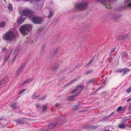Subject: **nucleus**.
I'll list each match as a JSON object with an SVG mask.
<instances>
[{"label": "nucleus", "instance_id": "nucleus-34", "mask_svg": "<svg viewBox=\"0 0 131 131\" xmlns=\"http://www.w3.org/2000/svg\"><path fill=\"white\" fill-rule=\"evenodd\" d=\"M122 108V107L121 106H120L118 107L117 109V111H120L121 109Z\"/></svg>", "mask_w": 131, "mask_h": 131}, {"label": "nucleus", "instance_id": "nucleus-47", "mask_svg": "<svg viewBox=\"0 0 131 131\" xmlns=\"http://www.w3.org/2000/svg\"><path fill=\"white\" fill-rule=\"evenodd\" d=\"M103 131H110L109 130H106Z\"/></svg>", "mask_w": 131, "mask_h": 131}, {"label": "nucleus", "instance_id": "nucleus-36", "mask_svg": "<svg viewBox=\"0 0 131 131\" xmlns=\"http://www.w3.org/2000/svg\"><path fill=\"white\" fill-rule=\"evenodd\" d=\"M92 72V71L91 70H89L87 71L85 73L86 74H88Z\"/></svg>", "mask_w": 131, "mask_h": 131}, {"label": "nucleus", "instance_id": "nucleus-42", "mask_svg": "<svg viewBox=\"0 0 131 131\" xmlns=\"http://www.w3.org/2000/svg\"><path fill=\"white\" fill-rule=\"evenodd\" d=\"M36 107H39V104H36Z\"/></svg>", "mask_w": 131, "mask_h": 131}, {"label": "nucleus", "instance_id": "nucleus-15", "mask_svg": "<svg viewBox=\"0 0 131 131\" xmlns=\"http://www.w3.org/2000/svg\"><path fill=\"white\" fill-rule=\"evenodd\" d=\"M54 13V12L52 10L50 11L49 15L48 16V18H51L53 15Z\"/></svg>", "mask_w": 131, "mask_h": 131}, {"label": "nucleus", "instance_id": "nucleus-7", "mask_svg": "<svg viewBox=\"0 0 131 131\" xmlns=\"http://www.w3.org/2000/svg\"><path fill=\"white\" fill-rule=\"evenodd\" d=\"M19 31L21 34L23 36L25 35V25L21 26L19 28Z\"/></svg>", "mask_w": 131, "mask_h": 131}, {"label": "nucleus", "instance_id": "nucleus-37", "mask_svg": "<svg viewBox=\"0 0 131 131\" xmlns=\"http://www.w3.org/2000/svg\"><path fill=\"white\" fill-rule=\"evenodd\" d=\"M115 49H116L115 48V47H114V48H113V49H112L111 50V52H114L115 51Z\"/></svg>", "mask_w": 131, "mask_h": 131}, {"label": "nucleus", "instance_id": "nucleus-27", "mask_svg": "<svg viewBox=\"0 0 131 131\" xmlns=\"http://www.w3.org/2000/svg\"><path fill=\"white\" fill-rule=\"evenodd\" d=\"M57 124L56 123H51L50 124V126H51L52 128H54L56 126Z\"/></svg>", "mask_w": 131, "mask_h": 131}, {"label": "nucleus", "instance_id": "nucleus-16", "mask_svg": "<svg viewBox=\"0 0 131 131\" xmlns=\"http://www.w3.org/2000/svg\"><path fill=\"white\" fill-rule=\"evenodd\" d=\"M76 78H75L73 80H72V81H71L69 83L67 84H66L65 85V86H68L69 85L71 84H72V83H73V82H75L76 81Z\"/></svg>", "mask_w": 131, "mask_h": 131}, {"label": "nucleus", "instance_id": "nucleus-17", "mask_svg": "<svg viewBox=\"0 0 131 131\" xmlns=\"http://www.w3.org/2000/svg\"><path fill=\"white\" fill-rule=\"evenodd\" d=\"M75 93V94L71 96H69V100H71L73 99L75 97H74L75 96L77 95H77V94L76 92Z\"/></svg>", "mask_w": 131, "mask_h": 131}, {"label": "nucleus", "instance_id": "nucleus-41", "mask_svg": "<svg viewBox=\"0 0 131 131\" xmlns=\"http://www.w3.org/2000/svg\"><path fill=\"white\" fill-rule=\"evenodd\" d=\"M127 56V54L126 53H124L123 54V57H126Z\"/></svg>", "mask_w": 131, "mask_h": 131}, {"label": "nucleus", "instance_id": "nucleus-4", "mask_svg": "<svg viewBox=\"0 0 131 131\" xmlns=\"http://www.w3.org/2000/svg\"><path fill=\"white\" fill-rule=\"evenodd\" d=\"M19 13L21 15V17L17 21V22L20 24L24 20V18L23 17L25 16V10L23 9L22 10L21 9H20Z\"/></svg>", "mask_w": 131, "mask_h": 131}, {"label": "nucleus", "instance_id": "nucleus-33", "mask_svg": "<svg viewBox=\"0 0 131 131\" xmlns=\"http://www.w3.org/2000/svg\"><path fill=\"white\" fill-rule=\"evenodd\" d=\"M93 58L87 64V66H89L93 62Z\"/></svg>", "mask_w": 131, "mask_h": 131}, {"label": "nucleus", "instance_id": "nucleus-32", "mask_svg": "<svg viewBox=\"0 0 131 131\" xmlns=\"http://www.w3.org/2000/svg\"><path fill=\"white\" fill-rule=\"evenodd\" d=\"M46 96L44 95L41 98L40 100H43L46 99Z\"/></svg>", "mask_w": 131, "mask_h": 131}, {"label": "nucleus", "instance_id": "nucleus-13", "mask_svg": "<svg viewBox=\"0 0 131 131\" xmlns=\"http://www.w3.org/2000/svg\"><path fill=\"white\" fill-rule=\"evenodd\" d=\"M26 123H25V125H28V124H32V122L31 120L30 119H26L25 120Z\"/></svg>", "mask_w": 131, "mask_h": 131}, {"label": "nucleus", "instance_id": "nucleus-38", "mask_svg": "<svg viewBox=\"0 0 131 131\" xmlns=\"http://www.w3.org/2000/svg\"><path fill=\"white\" fill-rule=\"evenodd\" d=\"M127 6L128 7H131V3H130L128 4H127Z\"/></svg>", "mask_w": 131, "mask_h": 131}, {"label": "nucleus", "instance_id": "nucleus-46", "mask_svg": "<svg viewBox=\"0 0 131 131\" xmlns=\"http://www.w3.org/2000/svg\"><path fill=\"white\" fill-rule=\"evenodd\" d=\"M92 81H94V80H91L89 82V83H91V82Z\"/></svg>", "mask_w": 131, "mask_h": 131}, {"label": "nucleus", "instance_id": "nucleus-2", "mask_svg": "<svg viewBox=\"0 0 131 131\" xmlns=\"http://www.w3.org/2000/svg\"><path fill=\"white\" fill-rule=\"evenodd\" d=\"M18 34L16 31H8L3 36V39L7 40L12 41L14 40Z\"/></svg>", "mask_w": 131, "mask_h": 131}, {"label": "nucleus", "instance_id": "nucleus-9", "mask_svg": "<svg viewBox=\"0 0 131 131\" xmlns=\"http://www.w3.org/2000/svg\"><path fill=\"white\" fill-rule=\"evenodd\" d=\"M23 71V69L22 67H20L16 72V75H19Z\"/></svg>", "mask_w": 131, "mask_h": 131}, {"label": "nucleus", "instance_id": "nucleus-25", "mask_svg": "<svg viewBox=\"0 0 131 131\" xmlns=\"http://www.w3.org/2000/svg\"><path fill=\"white\" fill-rule=\"evenodd\" d=\"M121 16V15H118L117 16H114L113 17V20H115L116 19H118V18H119Z\"/></svg>", "mask_w": 131, "mask_h": 131}, {"label": "nucleus", "instance_id": "nucleus-30", "mask_svg": "<svg viewBox=\"0 0 131 131\" xmlns=\"http://www.w3.org/2000/svg\"><path fill=\"white\" fill-rule=\"evenodd\" d=\"M131 91V86L126 90V92L127 93H129Z\"/></svg>", "mask_w": 131, "mask_h": 131}, {"label": "nucleus", "instance_id": "nucleus-39", "mask_svg": "<svg viewBox=\"0 0 131 131\" xmlns=\"http://www.w3.org/2000/svg\"><path fill=\"white\" fill-rule=\"evenodd\" d=\"M131 100V97L128 99L127 100V102H129V101H130Z\"/></svg>", "mask_w": 131, "mask_h": 131}, {"label": "nucleus", "instance_id": "nucleus-26", "mask_svg": "<svg viewBox=\"0 0 131 131\" xmlns=\"http://www.w3.org/2000/svg\"><path fill=\"white\" fill-rule=\"evenodd\" d=\"M118 127L121 128H124L125 127V125L123 124L119 125H118Z\"/></svg>", "mask_w": 131, "mask_h": 131}, {"label": "nucleus", "instance_id": "nucleus-14", "mask_svg": "<svg viewBox=\"0 0 131 131\" xmlns=\"http://www.w3.org/2000/svg\"><path fill=\"white\" fill-rule=\"evenodd\" d=\"M33 80V79L32 78H28L25 81V83H29L32 82Z\"/></svg>", "mask_w": 131, "mask_h": 131}, {"label": "nucleus", "instance_id": "nucleus-12", "mask_svg": "<svg viewBox=\"0 0 131 131\" xmlns=\"http://www.w3.org/2000/svg\"><path fill=\"white\" fill-rule=\"evenodd\" d=\"M11 107L14 109H16L17 108V103H16L12 104L10 105Z\"/></svg>", "mask_w": 131, "mask_h": 131}, {"label": "nucleus", "instance_id": "nucleus-31", "mask_svg": "<svg viewBox=\"0 0 131 131\" xmlns=\"http://www.w3.org/2000/svg\"><path fill=\"white\" fill-rule=\"evenodd\" d=\"M38 97V95H36L35 93L32 96V98L33 99H35Z\"/></svg>", "mask_w": 131, "mask_h": 131}, {"label": "nucleus", "instance_id": "nucleus-40", "mask_svg": "<svg viewBox=\"0 0 131 131\" xmlns=\"http://www.w3.org/2000/svg\"><path fill=\"white\" fill-rule=\"evenodd\" d=\"M128 109L130 110H131V104H130L128 107Z\"/></svg>", "mask_w": 131, "mask_h": 131}, {"label": "nucleus", "instance_id": "nucleus-22", "mask_svg": "<svg viewBox=\"0 0 131 131\" xmlns=\"http://www.w3.org/2000/svg\"><path fill=\"white\" fill-rule=\"evenodd\" d=\"M6 23L5 22H2L0 24V27H4Z\"/></svg>", "mask_w": 131, "mask_h": 131}, {"label": "nucleus", "instance_id": "nucleus-51", "mask_svg": "<svg viewBox=\"0 0 131 131\" xmlns=\"http://www.w3.org/2000/svg\"><path fill=\"white\" fill-rule=\"evenodd\" d=\"M24 82L23 83V84H24Z\"/></svg>", "mask_w": 131, "mask_h": 131}, {"label": "nucleus", "instance_id": "nucleus-24", "mask_svg": "<svg viewBox=\"0 0 131 131\" xmlns=\"http://www.w3.org/2000/svg\"><path fill=\"white\" fill-rule=\"evenodd\" d=\"M113 113H112L111 114L108 115V116H106L104 118V119L105 120L107 119H108L112 115Z\"/></svg>", "mask_w": 131, "mask_h": 131}, {"label": "nucleus", "instance_id": "nucleus-44", "mask_svg": "<svg viewBox=\"0 0 131 131\" xmlns=\"http://www.w3.org/2000/svg\"><path fill=\"white\" fill-rule=\"evenodd\" d=\"M3 117H0V121H1L3 119Z\"/></svg>", "mask_w": 131, "mask_h": 131}, {"label": "nucleus", "instance_id": "nucleus-20", "mask_svg": "<svg viewBox=\"0 0 131 131\" xmlns=\"http://www.w3.org/2000/svg\"><path fill=\"white\" fill-rule=\"evenodd\" d=\"M25 92V89H23L20 90L18 93V94L22 95L24 94V93Z\"/></svg>", "mask_w": 131, "mask_h": 131}, {"label": "nucleus", "instance_id": "nucleus-43", "mask_svg": "<svg viewBox=\"0 0 131 131\" xmlns=\"http://www.w3.org/2000/svg\"><path fill=\"white\" fill-rule=\"evenodd\" d=\"M118 71L119 72H122V69L120 70H119Z\"/></svg>", "mask_w": 131, "mask_h": 131}, {"label": "nucleus", "instance_id": "nucleus-19", "mask_svg": "<svg viewBox=\"0 0 131 131\" xmlns=\"http://www.w3.org/2000/svg\"><path fill=\"white\" fill-rule=\"evenodd\" d=\"M6 80L5 78L3 79L0 82V86L3 84L5 82Z\"/></svg>", "mask_w": 131, "mask_h": 131}, {"label": "nucleus", "instance_id": "nucleus-49", "mask_svg": "<svg viewBox=\"0 0 131 131\" xmlns=\"http://www.w3.org/2000/svg\"><path fill=\"white\" fill-rule=\"evenodd\" d=\"M129 117H131V115L129 116Z\"/></svg>", "mask_w": 131, "mask_h": 131}, {"label": "nucleus", "instance_id": "nucleus-10", "mask_svg": "<svg viewBox=\"0 0 131 131\" xmlns=\"http://www.w3.org/2000/svg\"><path fill=\"white\" fill-rule=\"evenodd\" d=\"M24 119L23 118H20L16 120L17 123L18 124H21L24 123Z\"/></svg>", "mask_w": 131, "mask_h": 131}, {"label": "nucleus", "instance_id": "nucleus-21", "mask_svg": "<svg viewBox=\"0 0 131 131\" xmlns=\"http://www.w3.org/2000/svg\"><path fill=\"white\" fill-rule=\"evenodd\" d=\"M58 67L57 66H54L52 67V69L53 71H55L57 69Z\"/></svg>", "mask_w": 131, "mask_h": 131}, {"label": "nucleus", "instance_id": "nucleus-35", "mask_svg": "<svg viewBox=\"0 0 131 131\" xmlns=\"http://www.w3.org/2000/svg\"><path fill=\"white\" fill-rule=\"evenodd\" d=\"M125 2L126 3H129L131 2V0H124Z\"/></svg>", "mask_w": 131, "mask_h": 131}, {"label": "nucleus", "instance_id": "nucleus-3", "mask_svg": "<svg viewBox=\"0 0 131 131\" xmlns=\"http://www.w3.org/2000/svg\"><path fill=\"white\" fill-rule=\"evenodd\" d=\"M88 3L85 2H78L76 3L74 6L75 8L80 10H84L87 8Z\"/></svg>", "mask_w": 131, "mask_h": 131}, {"label": "nucleus", "instance_id": "nucleus-48", "mask_svg": "<svg viewBox=\"0 0 131 131\" xmlns=\"http://www.w3.org/2000/svg\"><path fill=\"white\" fill-rule=\"evenodd\" d=\"M100 89V88H99V89H98V90H99V89Z\"/></svg>", "mask_w": 131, "mask_h": 131}, {"label": "nucleus", "instance_id": "nucleus-1", "mask_svg": "<svg viewBox=\"0 0 131 131\" xmlns=\"http://www.w3.org/2000/svg\"><path fill=\"white\" fill-rule=\"evenodd\" d=\"M34 13L31 10L28 9H25V16H27L31 19L32 22L35 24H40L42 21V19L40 17L34 16Z\"/></svg>", "mask_w": 131, "mask_h": 131}, {"label": "nucleus", "instance_id": "nucleus-18", "mask_svg": "<svg viewBox=\"0 0 131 131\" xmlns=\"http://www.w3.org/2000/svg\"><path fill=\"white\" fill-rule=\"evenodd\" d=\"M122 70V73L124 74H125L126 72L129 71V70L128 69H124Z\"/></svg>", "mask_w": 131, "mask_h": 131}, {"label": "nucleus", "instance_id": "nucleus-5", "mask_svg": "<svg viewBox=\"0 0 131 131\" xmlns=\"http://www.w3.org/2000/svg\"><path fill=\"white\" fill-rule=\"evenodd\" d=\"M84 89L83 86L82 85H79L77 86L76 88L74 90L73 93H77V95L80 94L82 91V90Z\"/></svg>", "mask_w": 131, "mask_h": 131}, {"label": "nucleus", "instance_id": "nucleus-50", "mask_svg": "<svg viewBox=\"0 0 131 131\" xmlns=\"http://www.w3.org/2000/svg\"><path fill=\"white\" fill-rule=\"evenodd\" d=\"M33 41H32L31 43H33Z\"/></svg>", "mask_w": 131, "mask_h": 131}, {"label": "nucleus", "instance_id": "nucleus-45", "mask_svg": "<svg viewBox=\"0 0 131 131\" xmlns=\"http://www.w3.org/2000/svg\"><path fill=\"white\" fill-rule=\"evenodd\" d=\"M78 107H77V106H74V108L75 109H76V108H77Z\"/></svg>", "mask_w": 131, "mask_h": 131}, {"label": "nucleus", "instance_id": "nucleus-8", "mask_svg": "<svg viewBox=\"0 0 131 131\" xmlns=\"http://www.w3.org/2000/svg\"><path fill=\"white\" fill-rule=\"evenodd\" d=\"M10 55V53L9 52H8L6 55L5 56L4 59L5 61H7L9 59Z\"/></svg>", "mask_w": 131, "mask_h": 131}, {"label": "nucleus", "instance_id": "nucleus-29", "mask_svg": "<svg viewBox=\"0 0 131 131\" xmlns=\"http://www.w3.org/2000/svg\"><path fill=\"white\" fill-rule=\"evenodd\" d=\"M8 8L9 10H12V6L11 4H9L8 7Z\"/></svg>", "mask_w": 131, "mask_h": 131}, {"label": "nucleus", "instance_id": "nucleus-6", "mask_svg": "<svg viewBox=\"0 0 131 131\" xmlns=\"http://www.w3.org/2000/svg\"><path fill=\"white\" fill-rule=\"evenodd\" d=\"M32 29V27L29 24L25 25V35L27 31V33L28 32L31 30Z\"/></svg>", "mask_w": 131, "mask_h": 131}, {"label": "nucleus", "instance_id": "nucleus-23", "mask_svg": "<svg viewBox=\"0 0 131 131\" xmlns=\"http://www.w3.org/2000/svg\"><path fill=\"white\" fill-rule=\"evenodd\" d=\"M47 108V106L46 105H43L42 106V110L43 111H45Z\"/></svg>", "mask_w": 131, "mask_h": 131}, {"label": "nucleus", "instance_id": "nucleus-11", "mask_svg": "<svg viewBox=\"0 0 131 131\" xmlns=\"http://www.w3.org/2000/svg\"><path fill=\"white\" fill-rule=\"evenodd\" d=\"M129 36L127 35H123L121 36L120 38V39L122 40H125L129 38Z\"/></svg>", "mask_w": 131, "mask_h": 131}, {"label": "nucleus", "instance_id": "nucleus-28", "mask_svg": "<svg viewBox=\"0 0 131 131\" xmlns=\"http://www.w3.org/2000/svg\"><path fill=\"white\" fill-rule=\"evenodd\" d=\"M61 106V104L60 103H57L55 104V106L57 108L60 107Z\"/></svg>", "mask_w": 131, "mask_h": 131}]
</instances>
